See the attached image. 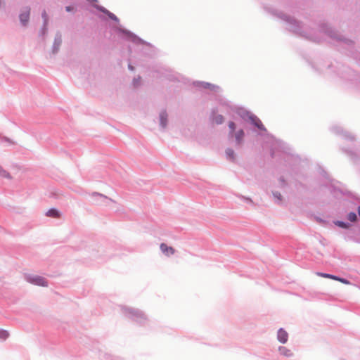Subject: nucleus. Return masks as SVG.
Masks as SVG:
<instances>
[{"mask_svg": "<svg viewBox=\"0 0 360 360\" xmlns=\"http://www.w3.org/2000/svg\"><path fill=\"white\" fill-rule=\"evenodd\" d=\"M335 281H338L340 282H341L342 283H344V284H346V285H349L350 283L348 280L347 279H345V278H339V277H337L336 276V279H335Z\"/></svg>", "mask_w": 360, "mask_h": 360, "instance_id": "nucleus-15", "label": "nucleus"}, {"mask_svg": "<svg viewBox=\"0 0 360 360\" xmlns=\"http://www.w3.org/2000/svg\"><path fill=\"white\" fill-rule=\"evenodd\" d=\"M213 122L217 124H221L224 122V117L221 115H216L213 117Z\"/></svg>", "mask_w": 360, "mask_h": 360, "instance_id": "nucleus-9", "label": "nucleus"}, {"mask_svg": "<svg viewBox=\"0 0 360 360\" xmlns=\"http://www.w3.org/2000/svg\"><path fill=\"white\" fill-rule=\"evenodd\" d=\"M316 274L318 276L323 277V278H331V279H333V280L336 279V276H333V275H331V274H324V273H317Z\"/></svg>", "mask_w": 360, "mask_h": 360, "instance_id": "nucleus-11", "label": "nucleus"}, {"mask_svg": "<svg viewBox=\"0 0 360 360\" xmlns=\"http://www.w3.org/2000/svg\"><path fill=\"white\" fill-rule=\"evenodd\" d=\"M72 10V8L71 6H67V7H66V11H67L70 12V11H71Z\"/></svg>", "mask_w": 360, "mask_h": 360, "instance_id": "nucleus-21", "label": "nucleus"}, {"mask_svg": "<svg viewBox=\"0 0 360 360\" xmlns=\"http://www.w3.org/2000/svg\"><path fill=\"white\" fill-rule=\"evenodd\" d=\"M160 248L161 251L166 256H170L172 255H174L175 252V250L172 247L167 246V245L165 243H162Z\"/></svg>", "mask_w": 360, "mask_h": 360, "instance_id": "nucleus-3", "label": "nucleus"}, {"mask_svg": "<svg viewBox=\"0 0 360 360\" xmlns=\"http://www.w3.org/2000/svg\"><path fill=\"white\" fill-rule=\"evenodd\" d=\"M46 216H47L49 217H51V218H57L58 219V218L60 217L61 214L58 210H56L55 208H51L46 212Z\"/></svg>", "mask_w": 360, "mask_h": 360, "instance_id": "nucleus-4", "label": "nucleus"}, {"mask_svg": "<svg viewBox=\"0 0 360 360\" xmlns=\"http://www.w3.org/2000/svg\"><path fill=\"white\" fill-rule=\"evenodd\" d=\"M243 137H244V131L242 129H240L235 134V138H236L238 143H241Z\"/></svg>", "mask_w": 360, "mask_h": 360, "instance_id": "nucleus-7", "label": "nucleus"}, {"mask_svg": "<svg viewBox=\"0 0 360 360\" xmlns=\"http://www.w3.org/2000/svg\"><path fill=\"white\" fill-rule=\"evenodd\" d=\"M279 352L281 353V354L285 356H292V352L286 348L285 347H279Z\"/></svg>", "mask_w": 360, "mask_h": 360, "instance_id": "nucleus-6", "label": "nucleus"}, {"mask_svg": "<svg viewBox=\"0 0 360 360\" xmlns=\"http://www.w3.org/2000/svg\"><path fill=\"white\" fill-rule=\"evenodd\" d=\"M27 280L29 282H30L34 285H41V286L47 285V282L45 280V278H44L41 276H30L27 278Z\"/></svg>", "mask_w": 360, "mask_h": 360, "instance_id": "nucleus-1", "label": "nucleus"}, {"mask_svg": "<svg viewBox=\"0 0 360 360\" xmlns=\"http://www.w3.org/2000/svg\"><path fill=\"white\" fill-rule=\"evenodd\" d=\"M129 68L131 69V70H133V68L131 67L130 65L129 66Z\"/></svg>", "mask_w": 360, "mask_h": 360, "instance_id": "nucleus-22", "label": "nucleus"}, {"mask_svg": "<svg viewBox=\"0 0 360 360\" xmlns=\"http://www.w3.org/2000/svg\"><path fill=\"white\" fill-rule=\"evenodd\" d=\"M348 219L350 221H355L357 219V216L356 214L354 213V212H350L349 214H348V217H347Z\"/></svg>", "mask_w": 360, "mask_h": 360, "instance_id": "nucleus-12", "label": "nucleus"}, {"mask_svg": "<svg viewBox=\"0 0 360 360\" xmlns=\"http://www.w3.org/2000/svg\"><path fill=\"white\" fill-rule=\"evenodd\" d=\"M278 340L281 343H285L288 341V334L283 328H280L277 334Z\"/></svg>", "mask_w": 360, "mask_h": 360, "instance_id": "nucleus-2", "label": "nucleus"}, {"mask_svg": "<svg viewBox=\"0 0 360 360\" xmlns=\"http://www.w3.org/2000/svg\"><path fill=\"white\" fill-rule=\"evenodd\" d=\"M42 17H43V18L44 20V23L46 25L47 23L48 16H47V14H46V13L45 11L42 13Z\"/></svg>", "mask_w": 360, "mask_h": 360, "instance_id": "nucleus-19", "label": "nucleus"}, {"mask_svg": "<svg viewBox=\"0 0 360 360\" xmlns=\"http://www.w3.org/2000/svg\"><path fill=\"white\" fill-rule=\"evenodd\" d=\"M229 129H231V134H232L233 132L234 131L235 129H236V124L234 122H230L229 123Z\"/></svg>", "mask_w": 360, "mask_h": 360, "instance_id": "nucleus-17", "label": "nucleus"}, {"mask_svg": "<svg viewBox=\"0 0 360 360\" xmlns=\"http://www.w3.org/2000/svg\"><path fill=\"white\" fill-rule=\"evenodd\" d=\"M30 18V9H27V11H24L20 15V20L21 22L25 25Z\"/></svg>", "mask_w": 360, "mask_h": 360, "instance_id": "nucleus-5", "label": "nucleus"}, {"mask_svg": "<svg viewBox=\"0 0 360 360\" xmlns=\"http://www.w3.org/2000/svg\"><path fill=\"white\" fill-rule=\"evenodd\" d=\"M337 224L339 226L342 227V228H346L347 227L346 224L344 222H342V221H338Z\"/></svg>", "mask_w": 360, "mask_h": 360, "instance_id": "nucleus-20", "label": "nucleus"}, {"mask_svg": "<svg viewBox=\"0 0 360 360\" xmlns=\"http://www.w3.org/2000/svg\"><path fill=\"white\" fill-rule=\"evenodd\" d=\"M0 176L4 178L10 179L11 176L8 172L5 171L1 166H0Z\"/></svg>", "mask_w": 360, "mask_h": 360, "instance_id": "nucleus-10", "label": "nucleus"}, {"mask_svg": "<svg viewBox=\"0 0 360 360\" xmlns=\"http://www.w3.org/2000/svg\"><path fill=\"white\" fill-rule=\"evenodd\" d=\"M160 124L162 127H165L167 124V114L165 112H162L160 114Z\"/></svg>", "mask_w": 360, "mask_h": 360, "instance_id": "nucleus-8", "label": "nucleus"}, {"mask_svg": "<svg viewBox=\"0 0 360 360\" xmlns=\"http://www.w3.org/2000/svg\"><path fill=\"white\" fill-rule=\"evenodd\" d=\"M254 123L259 128V129H262V127H263V124L261 122V121L258 119H255L254 120Z\"/></svg>", "mask_w": 360, "mask_h": 360, "instance_id": "nucleus-16", "label": "nucleus"}, {"mask_svg": "<svg viewBox=\"0 0 360 360\" xmlns=\"http://www.w3.org/2000/svg\"><path fill=\"white\" fill-rule=\"evenodd\" d=\"M106 13H108V16H109L111 19L115 20H116L117 19V17H116L113 13H110V12H108V11H106Z\"/></svg>", "mask_w": 360, "mask_h": 360, "instance_id": "nucleus-18", "label": "nucleus"}, {"mask_svg": "<svg viewBox=\"0 0 360 360\" xmlns=\"http://www.w3.org/2000/svg\"><path fill=\"white\" fill-rule=\"evenodd\" d=\"M281 194H278V198L280 199Z\"/></svg>", "mask_w": 360, "mask_h": 360, "instance_id": "nucleus-23", "label": "nucleus"}, {"mask_svg": "<svg viewBox=\"0 0 360 360\" xmlns=\"http://www.w3.org/2000/svg\"><path fill=\"white\" fill-rule=\"evenodd\" d=\"M226 155H228V157L230 158V159H233L234 158V152L233 150L231 149H227L226 151Z\"/></svg>", "mask_w": 360, "mask_h": 360, "instance_id": "nucleus-14", "label": "nucleus"}, {"mask_svg": "<svg viewBox=\"0 0 360 360\" xmlns=\"http://www.w3.org/2000/svg\"><path fill=\"white\" fill-rule=\"evenodd\" d=\"M8 337V333L6 330H0V338L6 339Z\"/></svg>", "mask_w": 360, "mask_h": 360, "instance_id": "nucleus-13", "label": "nucleus"}]
</instances>
